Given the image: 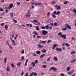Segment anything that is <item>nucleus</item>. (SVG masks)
<instances>
[{"label": "nucleus", "mask_w": 76, "mask_h": 76, "mask_svg": "<svg viewBox=\"0 0 76 76\" xmlns=\"http://www.w3.org/2000/svg\"><path fill=\"white\" fill-rule=\"evenodd\" d=\"M76 61V59H74V60H73L72 61H71L70 62V63H74V62H75Z\"/></svg>", "instance_id": "obj_36"}, {"label": "nucleus", "mask_w": 76, "mask_h": 76, "mask_svg": "<svg viewBox=\"0 0 76 76\" xmlns=\"http://www.w3.org/2000/svg\"><path fill=\"white\" fill-rule=\"evenodd\" d=\"M24 53H25V51H24V50H23L21 51L22 54H24Z\"/></svg>", "instance_id": "obj_46"}, {"label": "nucleus", "mask_w": 76, "mask_h": 76, "mask_svg": "<svg viewBox=\"0 0 76 76\" xmlns=\"http://www.w3.org/2000/svg\"><path fill=\"white\" fill-rule=\"evenodd\" d=\"M5 29L6 30H7L8 29V26L7 25L5 26Z\"/></svg>", "instance_id": "obj_25"}, {"label": "nucleus", "mask_w": 76, "mask_h": 76, "mask_svg": "<svg viewBox=\"0 0 76 76\" xmlns=\"http://www.w3.org/2000/svg\"><path fill=\"white\" fill-rule=\"evenodd\" d=\"M50 70H53V71H56L57 68H55L54 66H52L49 69Z\"/></svg>", "instance_id": "obj_2"}, {"label": "nucleus", "mask_w": 76, "mask_h": 76, "mask_svg": "<svg viewBox=\"0 0 76 76\" xmlns=\"http://www.w3.org/2000/svg\"><path fill=\"white\" fill-rule=\"evenodd\" d=\"M52 4H56V1H52L51 2Z\"/></svg>", "instance_id": "obj_49"}, {"label": "nucleus", "mask_w": 76, "mask_h": 76, "mask_svg": "<svg viewBox=\"0 0 76 76\" xmlns=\"http://www.w3.org/2000/svg\"><path fill=\"white\" fill-rule=\"evenodd\" d=\"M25 58L24 57V56H22L21 57V60H24V59Z\"/></svg>", "instance_id": "obj_51"}, {"label": "nucleus", "mask_w": 76, "mask_h": 76, "mask_svg": "<svg viewBox=\"0 0 76 76\" xmlns=\"http://www.w3.org/2000/svg\"><path fill=\"white\" fill-rule=\"evenodd\" d=\"M70 70V67H68L67 68H66L67 71L68 72H69V70Z\"/></svg>", "instance_id": "obj_20"}, {"label": "nucleus", "mask_w": 76, "mask_h": 76, "mask_svg": "<svg viewBox=\"0 0 76 76\" xmlns=\"http://www.w3.org/2000/svg\"><path fill=\"white\" fill-rule=\"evenodd\" d=\"M32 67H31V66L29 68V70H32Z\"/></svg>", "instance_id": "obj_52"}, {"label": "nucleus", "mask_w": 76, "mask_h": 76, "mask_svg": "<svg viewBox=\"0 0 76 76\" xmlns=\"http://www.w3.org/2000/svg\"><path fill=\"white\" fill-rule=\"evenodd\" d=\"M7 58H5L4 59V62L5 63H6V61H7Z\"/></svg>", "instance_id": "obj_31"}, {"label": "nucleus", "mask_w": 76, "mask_h": 76, "mask_svg": "<svg viewBox=\"0 0 76 76\" xmlns=\"http://www.w3.org/2000/svg\"><path fill=\"white\" fill-rule=\"evenodd\" d=\"M41 28L42 29H45V27L44 26H42Z\"/></svg>", "instance_id": "obj_43"}, {"label": "nucleus", "mask_w": 76, "mask_h": 76, "mask_svg": "<svg viewBox=\"0 0 76 76\" xmlns=\"http://www.w3.org/2000/svg\"><path fill=\"white\" fill-rule=\"evenodd\" d=\"M46 42V41H42V42H41V43H44Z\"/></svg>", "instance_id": "obj_55"}, {"label": "nucleus", "mask_w": 76, "mask_h": 76, "mask_svg": "<svg viewBox=\"0 0 76 76\" xmlns=\"http://www.w3.org/2000/svg\"><path fill=\"white\" fill-rule=\"evenodd\" d=\"M74 13H76V9H75L73 10V11Z\"/></svg>", "instance_id": "obj_61"}, {"label": "nucleus", "mask_w": 76, "mask_h": 76, "mask_svg": "<svg viewBox=\"0 0 76 76\" xmlns=\"http://www.w3.org/2000/svg\"><path fill=\"white\" fill-rule=\"evenodd\" d=\"M50 58H51V56H50L49 58H48L47 59V61H48L50 60Z\"/></svg>", "instance_id": "obj_40"}, {"label": "nucleus", "mask_w": 76, "mask_h": 76, "mask_svg": "<svg viewBox=\"0 0 76 76\" xmlns=\"http://www.w3.org/2000/svg\"><path fill=\"white\" fill-rule=\"evenodd\" d=\"M33 75L34 76H36L38 75V74L37 72H34Z\"/></svg>", "instance_id": "obj_18"}, {"label": "nucleus", "mask_w": 76, "mask_h": 76, "mask_svg": "<svg viewBox=\"0 0 76 76\" xmlns=\"http://www.w3.org/2000/svg\"><path fill=\"white\" fill-rule=\"evenodd\" d=\"M75 53V51H72L71 52V54H73Z\"/></svg>", "instance_id": "obj_35"}, {"label": "nucleus", "mask_w": 76, "mask_h": 76, "mask_svg": "<svg viewBox=\"0 0 76 76\" xmlns=\"http://www.w3.org/2000/svg\"><path fill=\"white\" fill-rule=\"evenodd\" d=\"M38 46L39 47V48H42V47H44V46H42L40 44H38Z\"/></svg>", "instance_id": "obj_11"}, {"label": "nucleus", "mask_w": 76, "mask_h": 76, "mask_svg": "<svg viewBox=\"0 0 76 76\" xmlns=\"http://www.w3.org/2000/svg\"><path fill=\"white\" fill-rule=\"evenodd\" d=\"M57 47V45L56 44H54L53 46V48H52V49H55V48Z\"/></svg>", "instance_id": "obj_12"}, {"label": "nucleus", "mask_w": 76, "mask_h": 76, "mask_svg": "<svg viewBox=\"0 0 76 76\" xmlns=\"http://www.w3.org/2000/svg\"><path fill=\"white\" fill-rule=\"evenodd\" d=\"M9 7H7L6 8V11H5V12H6V13H8L9 12V11L7 9H9Z\"/></svg>", "instance_id": "obj_16"}, {"label": "nucleus", "mask_w": 76, "mask_h": 76, "mask_svg": "<svg viewBox=\"0 0 76 76\" xmlns=\"http://www.w3.org/2000/svg\"><path fill=\"white\" fill-rule=\"evenodd\" d=\"M26 17H30V16H31V14H30V15L26 14Z\"/></svg>", "instance_id": "obj_37"}, {"label": "nucleus", "mask_w": 76, "mask_h": 76, "mask_svg": "<svg viewBox=\"0 0 76 76\" xmlns=\"http://www.w3.org/2000/svg\"><path fill=\"white\" fill-rule=\"evenodd\" d=\"M41 51L42 53H46V50L45 49L42 50Z\"/></svg>", "instance_id": "obj_10"}, {"label": "nucleus", "mask_w": 76, "mask_h": 76, "mask_svg": "<svg viewBox=\"0 0 76 76\" xmlns=\"http://www.w3.org/2000/svg\"><path fill=\"white\" fill-rule=\"evenodd\" d=\"M67 3H68V1H66L64 3V4H67Z\"/></svg>", "instance_id": "obj_38"}, {"label": "nucleus", "mask_w": 76, "mask_h": 76, "mask_svg": "<svg viewBox=\"0 0 76 76\" xmlns=\"http://www.w3.org/2000/svg\"><path fill=\"white\" fill-rule=\"evenodd\" d=\"M31 64H32L33 66V67H35V63H34V62H31Z\"/></svg>", "instance_id": "obj_24"}, {"label": "nucleus", "mask_w": 76, "mask_h": 76, "mask_svg": "<svg viewBox=\"0 0 76 76\" xmlns=\"http://www.w3.org/2000/svg\"><path fill=\"white\" fill-rule=\"evenodd\" d=\"M62 30V31H66V30H67V28L65 27L64 28H63Z\"/></svg>", "instance_id": "obj_22"}, {"label": "nucleus", "mask_w": 76, "mask_h": 76, "mask_svg": "<svg viewBox=\"0 0 76 76\" xmlns=\"http://www.w3.org/2000/svg\"><path fill=\"white\" fill-rule=\"evenodd\" d=\"M36 53L37 54H41V51L39 50L37 51L36 52Z\"/></svg>", "instance_id": "obj_15"}, {"label": "nucleus", "mask_w": 76, "mask_h": 76, "mask_svg": "<svg viewBox=\"0 0 76 76\" xmlns=\"http://www.w3.org/2000/svg\"><path fill=\"white\" fill-rule=\"evenodd\" d=\"M9 47L10 49H11V50H12V49H13V48H12V47L11 45H10Z\"/></svg>", "instance_id": "obj_53"}, {"label": "nucleus", "mask_w": 76, "mask_h": 76, "mask_svg": "<svg viewBox=\"0 0 76 76\" xmlns=\"http://www.w3.org/2000/svg\"><path fill=\"white\" fill-rule=\"evenodd\" d=\"M42 67H43V68H44V69H45V68H47V66L45 65H43L42 66Z\"/></svg>", "instance_id": "obj_26"}, {"label": "nucleus", "mask_w": 76, "mask_h": 76, "mask_svg": "<svg viewBox=\"0 0 76 76\" xmlns=\"http://www.w3.org/2000/svg\"><path fill=\"white\" fill-rule=\"evenodd\" d=\"M7 72H8V71H10V69H9V66H7Z\"/></svg>", "instance_id": "obj_19"}, {"label": "nucleus", "mask_w": 76, "mask_h": 76, "mask_svg": "<svg viewBox=\"0 0 76 76\" xmlns=\"http://www.w3.org/2000/svg\"><path fill=\"white\" fill-rule=\"evenodd\" d=\"M24 73L23 72V71L22 70V73L21 74V76H23V74Z\"/></svg>", "instance_id": "obj_57"}, {"label": "nucleus", "mask_w": 76, "mask_h": 76, "mask_svg": "<svg viewBox=\"0 0 76 76\" xmlns=\"http://www.w3.org/2000/svg\"><path fill=\"white\" fill-rule=\"evenodd\" d=\"M10 15H11V17H13V13L12 12H11L10 13Z\"/></svg>", "instance_id": "obj_39"}, {"label": "nucleus", "mask_w": 76, "mask_h": 76, "mask_svg": "<svg viewBox=\"0 0 76 76\" xmlns=\"http://www.w3.org/2000/svg\"><path fill=\"white\" fill-rule=\"evenodd\" d=\"M13 6V4L12 3H11L10 4V5L9 6V7L11 9V8H12Z\"/></svg>", "instance_id": "obj_13"}, {"label": "nucleus", "mask_w": 76, "mask_h": 76, "mask_svg": "<svg viewBox=\"0 0 76 76\" xmlns=\"http://www.w3.org/2000/svg\"><path fill=\"white\" fill-rule=\"evenodd\" d=\"M11 67H15V66L13 64H11Z\"/></svg>", "instance_id": "obj_45"}, {"label": "nucleus", "mask_w": 76, "mask_h": 76, "mask_svg": "<svg viewBox=\"0 0 76 76\" xmlns=\"http://www.w3.org/2000/svg\"><path fill=\"white\" fill-rule=\"evenodd\" d=\"M3 9L2 8H1L0 9V12H3Z\"/></svg>", "instance_id": "obj_50"}, {"label": "nucleus", "mask_w": 76, "mask_h": 76, "mask_svg": "<svg viewBox=\"0 0 76 76\" xmlns=\"http://www.w3.org/2000/svg\"><path fill=\"white\" fill-rule=\"evenodd\" d=\"M51 42V40H49L47 42V43H49V42Z\"/></svg>", "instance_id": "obj_59"}, {"label": "nucleus", "mask_w": 76, "mask_h": 76, "mask_svg": "<svg viewBox=\"0 0 76 76\" xmlns=\"http://www.w3.org/2000/svg\"><path fill=\"white\" fill-rule=\"evenodd\" d=\"M60 37L63 38L64 39H66V35L62 34V35H61Z\"/></svg>", "instance_id": "obj_3"}, {"label": "nucleus", "mask_w": 76, "mask_h": 76, "mask_svg": "<svg viewBox=\"0 0 76 76\" xmlns=\"http://www.w3.org/2000/svg\"><path fill=\"white\" fill-rule=\"evenodd\" d=\"M33 22H35L36 23H37L38 22V21L37 20H33Z\"/></svg>", "instance_id": "obj_41"}, {"label": "nucleus", "mask_w": 76, "mask_h": 76, "mask_svg": "<svg viewBox=\"0 0 76 76\" xmlns=\"http://www.w3.org/2000/svg\"><path fill=\"white\" fill-rule=\"evenodd\" d=\"M45 56V54H43L41 55L40 56V58H42L43 57H44Z\"/></svg>", "instance_id": "obj_14"}, {"label": "nucleus", "mask_w": 76, "mask_h": 76, "mask_svg": "<svg viewBox=\"0 0 76 76\" xmlns=\"http://www.w3.org/2000/svg\"><path fill=\"white\" fill-rule=\"evenodd\" d=\"M56 50L57 51H62V49L61 48H58V47L56 48Z\"/></svg>", "instance_id": "obj_6"}, {"label": "nucleus", "mask_w": 76, "mask_h": 76, "mask_svg": "<svg viewBox=\"0 0 76 76\" xmlns=\"http://www.w3.org/2000/svg\"><path fill=\"white\" fill-rule=\"evenodd\" d=\"M21 65V62H19L17 64V66H20Z\"/></svg>", "instance_id": "obj_28"}, {"label": "nucleus", "mask_w": 76, "mask_h": 76, "mask_svg": "<svg viewBox=\"0 0 76 76\" xmlns=\"http://www.w3.org/2000/svg\"><path fill=\"white\" fill-rule=\"evenodd\" d=\"M62 33L61 32H59L58 33V35L60 36V35H62Z\"/></svg>", "instance_id": "obj_34"}, {"label": "nucleus", "mask_w": 76, "mask_h": 76, "mask_svg": "<svg viewBox=\"0 0 76 76\" xmlns=\"http://www.w3.org/2000/svg\"><path fill=\"white\" fill-rule=\"evenodd\" d=\"M45 74V73L44 72H42L41 73V75H44Z\"/></svg>", "instance_id": "obj_62"}, {"label": "nucleus", "mask_w": 76, "mask_h": 76, "mask_svg": "<svg viewBox=\"0 0 76 76\" xmlns=\"http://www.w3.org/2000/svg\"><path fill=\"white\" fill-rule=\"evenodd\" d=\"M61 76H64V74L63 73L61 74Z\"/></svg>", "instance_id": "obj_56"}, {"label": "nucleus", "mask_w": 76, "mask_h": 76, "mask_svg": "<svg viewBox=\"0 0 76 76\" xmlns=\"http://www.w3.org/2000/svg\"><path fill=\"white\" fill-rule=\"evenodd\" d=\"M65 27L66 28H67L68 29H71V26L69 25V24H65Z\"/></svg>", "instance_id": "obj_5"}, {"label": "nucleus", "mask_w": 76, "mask_h": 76, "mask_svg": "<svg viewBox=\"0 0 76 76\" xmlns=\"http://www.w3.org/2000/svg\"><path fill=\"white\" fill-rule=\"evenodd\" d=\"M25 76H28V73L27 72L26 73V74H25Z\"/></svg>", "instance_id": "obj_60"}, {"label": "nucleus", "mask_w": 76, "mask_h": 76, "mask_svg": "<svg viewBox=\"0 0 76 76\" xmlns=\"http://www.w3.org/2000/svg\"><path fill=\"white\" fill-rule=\"evenodd\" d=\"M34 75V72L31 73L30 75H29L28 76H32Z\"/></svg>", "instance_id": "obj_44"}, {"label": "nucleus", "mask_w": 76, "mask_h": 76, "mask_svg": "<svg viewBox=\"0 0 76 76\" xmlns=\"http://www.w3.org/2000/svg\"><path fill=\"white\" fill-rule=\"evenodd\" d=\"M34 33L35 35H36L37 36L38 35V33L37 32L34 31Z\"/></svg>", "instance_id": "obj_21"}, {"label": "nucleus", "mask_w": 76, "mask_h": 76, "mask_svg": "<svg viewBox=\"0 0 76 76\" xmlns=\"http://www.w3.org/2000/svg\"><path fill=\"white\" fill-rule=\"evenodd\" d=\"M60 9H61V7L60 6H58V7H57V9H56V10H60Z\"/></svg>", "instance_id": "obj_23"}, {"label": "nucleus", "mask_w": 76, "mask_h": 76, "mask_svg": "<svg viewBox=\"0 0 76 76\" xmlns=\"http://www.w3.org/2000/svg\"><path fill=\"white\" fill-rule=\"evenodd\" d=\"M36 30H37V31H38V30H39V28L37 26H36Z\"/></svg>", "instance_id": "obj_30"}, {"label": "nucleus", "mask_w": 76, "mask_h": 76, "mask_svg": "<svg viewBox=\"0 0 76 76\" xmlns=\"http://www.w3.org/2000/svg\"><path fill=\"white\" fill-rule=\"evenodd\" d=\"M50 25H51V26H54V24H53V23H50Z\"/></svg>", "instance_id": "obj_47"}, {"label": "nucleus", "mask_w": 76, "mask_h": 76, "mask_svg": "<svg viewBox=\"0 0 76 76\" xmlns=\"http://www.w3.org/2000/svg\"><path fill=\"white\" fill-rule=\"evenodd\" d=\"M67 73L68 75H72V72H67Z\"/></svg>", "instance_id": "obj_27"}, {"label": "nucleus", "mask_w": 76, "mask_h": 76, "mask_svg": "<svg viewBox=\"0 0 76 76\" xmlns=\"http://www.w3.org/2000/svg\"><path fill=\"white\" fill-rule=\"evenodd\" d=\"M65 45L66 47H70V44L68 43H66L65 44Z\"/></svg>", "instance_id": "obj_17"}, {"label": "nucleus", "mask_w": 76, "mask_h": 76, "mask_svg": "<svg viewBox=\"0 0 76 76\" xmlns=\"http://www.w3.org/2000/svg\"><path fill=\"white\" fill-rule=\"evenodd\" d=\"M38 62V60H36L34 61V63L35 64H37Z\"/></svg>", "instance_id": "obj_32"}, {"label": "nucleus", "mask_w": 76, "mask_h": 76, "mask_svg": "<svg viewBox=\"0 0 76 76\" xmlns=\"http://www.w3.org/2000/svg\"><path fill=\"white\" fill-rule=\"evenodd\" d=\"M53 60L55 61H58V58H57L56 56H54L53 58Z\"/></svg>", "instance_id": "obj_9"}, {"label": "nucleus", "mask_w": 76, "mask_h": 76, "mask_svg": "<svg viewBox=\"0 0 76 76\" xmlns=\"http://www.w3.org/2000/svg\"><path fill=\"white\" fill-rule=\"evenodd\" d=\"M37 38H39V39H41V37L40 36H37Z\"/></svg>", "instance_id": "obj_29"}, {"label": "nucleus", "mask_w": 76, "mask_h": 76, "mask_svg": "<svg viewBox=\"0 0 76 76\" xmlns=\"http://www.w3.org/2000/svg\"><path fill=\"white\" fill-rule=\"evenodd\" d=\"M4 25V23H2L1 24V26H3V25Z\"/></svg>", "instance_id": "obj_64"}, {"label": "nucleus", "mask_w": 76, "mask_h": 76, "mask_svg": "<svg viewBox=\"0 0 76 76\" xmlns=\"http://www.w3.org/2000/svg\"><path fill=\"white\" fill-rule=\"evenodd\" d=\"M52 28H53V27H52L51 26L49 27L50 29H52Z\"/></svg>", "instance_id": "obj_63"}, {"label": "nucleus", "mask_w": 76, "mask_h": 76, "mask_svg": "<svg viewBox=\"0 0 76 76\" xmlns=\"http://www.w3.org/2000/svg\"><path fill=\"white\" fill-rule=\"evenodd\" d=\"M11 40L12 41V42H12V44L13 45H16V44L15 43V40H14L12 38H10Z\"/></svg>", "instance_id": "obj_7"}, {"label": "nucleus", "mask_w": 76, "mask_h": 76, "mask_svg": "<svg viewBox=\"0 0 76 76\" xmlns=\"http://www.w3.org/2000/svg\"><path fill=\"white\" fill-rule=\"evenodd\" d=\"M45 28L46 29H48V28H49V26H45Z\"/></svg>", "instance_id": "obj_33"}, {"label": "nucleus", "mask_w": 76, "mask_h": 76, "mask_svg": "<svg viewBox=\"0 0 76 76\" xmlns=\"http://www.w3.org/2000/svg\"><path fill=\"white\" fill-rule=\"evenodd\" d=\"M50 12H48L47 15V16H50Z\"/></svg>", "instance_id": "obj_48"}, {"label": "nucleus", "mask_w": 76, "mask_h": 76, "mask_svg": "<svg viewBox=\"0 0 76 76\" xmlns=\"http://www.w3.org/2000/svg\"><path fill=\"white\" fill-rule=\"evenodd\" d=\"M60 11H57V12H56V11H55L53 12V13L52 14V16L53 17L54 19H55L56 18V16L55 15H59L60 14Z\"/></svg>", "instance_id": "obj_1"}, {"label": "nucleus", "mask_w": 76, "mask_h": 76, "mask_svg": "<svg viewBox=\"0 0 76 76\" xmlns=\"http://www.w3.org/2000/svg\"><path fill=\"white\" fill-rule=\"evenodd\" d=\"M48 34V31H45V30H43L42 31V34L43 35H47Z\"/></svg>", "instance_id": "obj_4"}, {"label": "nucleus", "mask_w": 76, "mask_h": 76, "mask_svg": "<svg viewBox=\"0 0 76 76\" xmlns=\"http://www.w3.org/2000/svg\"><path fill=\"white\" fill-rule=\"evenodd\" d=\"M26 25H27V27H29V26L30 27H31L32 26V25L31 24H30V23L26 24Z\"/></svg>", "instance_id": "obj_8"}, {"label": "nucleus", "mask_w": 76, "mask_h": 76, "mask_svg": "<svg viewBox=\"0 0 76 76\" xmlns=\"http://www.w3.org/2000/svg\"><path fill=\"white\" fill-rule=\"evenodd\" d=\"M62 49L63 50H65V49H66V48L64 46H63L62 47Z\"/></svg>", "instance_id": "obj_54"}, {"label": "nucleus", "mask_w": 76, "mask_h": 76, "mask_svg": "<svg viewBox=\"0 0 76 76\" xmlns=\"http://www.w3.org/2000/svg\"><path fill=\"white\" fill-rule=\"evenodd\" d=\"M32 55L33 56H37V55L35 53H33Z\"/></svg>", "instance_id": "obj_42"}, {"label": "nucleus", "mask_w": 76, "mask_h": 76, "mask_svg": "<svg viewBox=\"0 0 76 76\" xmlns=\"http://www.w3.org/2000/svg\"><path fill=\"white\" fill-rule=\"evenodd\" d=\"M54 25L55 26H57V23H55L54 24Z\"/></svg>", "instance_id": "obj_58"}]
</instances>
